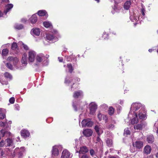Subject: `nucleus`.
I'll return each instance as SVG.
<instances>
[{
    "mask_svg": "<svg viewBox=\"0 0 158 158\" xmlns=\"http://www.w3.org/2000/svg\"><path fill=\"white\" fill-rule=\"evenodd\" d=\"M114 112V109L112 107H110L109 108L108 113L110 115H112Z\"/></svg>",
    "mask_w": 158,
    "mask_h": 158,
    "instance_id": "nucleus-33",
    "label": "nucleus"
},
{
    "mask_svg": "<svg viewBox=\"0 0 158 158\" xmlns=\"http://www.w3.org/2000/svg\"><path fill=\"white\" fill-rule=\"evenodd\" d=\"M21 62L25 65H26L27 64V56L26 53H24L23 55Z\"/></svg>",
    "mask_w": 158,
    "mask_h": 158,
    "instance_id": "nucleus-15",
    "label": "nucleus"
},
{
    "mask_svg": "<svg viewBox=\"0 0 158 158\" xmlns=\"http://www.w3.org/2000/svg\"><path fill=\"white\" fill-rule=\"evenodd\" d=\"M151 150L152 149L151 146L147 145L144 148L143 152L145 153L146 154H148L150 153Z\"/></svg>",
    "mask_w": 158,
    "mask_h": 158,
    "instance_id": "nucleus-18",
    "label": "nucleus"
},
{
    "mask_svg": "<svg viewBox=\"0 0 158 158\" xmlns=\"http://www.w3.org/2000/svg\"><path fill=\"white\" fill-rule=\"evenodd\" d=\"M5 126V123L0 121V126L2 127H4Z\"/></svg>",
    "mask_w": 158,
    "mask_h": 158,
    "instance_id": "nucleus-56",
    "label": "nucleus"
},
{
    "mask_svg": "<svg viewBox=\"0 0 158 158\" xmlns=\"http://www.w3.org/2000/svg\"><path fill=\"white\" fill-rule=\"evenodd\" d=\"M46 12L44 10H39L38 12V15L40 16H43L46 15Z\"/></svg>",
    "mask_w": 158,
    "mask_h": 158,
    "instance_id": "nucleus-29",
    "label": "nucleus"
},
{
    "mask_svg": "<svg viewBox=\"0 0 158 158\" xmlns=\"http://www.w3.org/2000/svg\"><path fill=\"white\" fill-rule=\"evenodd\" d=\"M67 67L69 69V72L71 73L73 70L72 64H68L67 65Z\"/></svg>",
    "mask_w": 158,
    "mask_h": 158,
    "instance_id": "nucleus-38",
    "label": "nucleus"
},
{
    "mask_svg": "<svg viewBox=\"0 0 158 158\" xmlns=\"http://www.w3.org/2000/svg\"><path fill=\"white\" fill-rule=\"evenodd\" d=\"M3 14L2 13L1 11L0 10V17H2L3 16Z\"/></svg>",
    "mask_w": 158,
    "mask_h": 158,
    "instance_id": "nucleus-60",
    "label": "nucleus"
},
{
    "mask_svg": "<svg viewBox=\"0 0 158 158\" xmlns=\"http://www.w3.org/2000/svg\"><path fill=\"white\" fill-rule=\"evenodd\" d=\"M133 145L134 147L136 149H140L143 147V143L140 141H135V143H133Z\"/></svg>",
    "mask_w": 158,
    "mask_h": 158,
    "instance_id": "nucleus-4",
    "label": "nucleus"
},
{
    "mask_svg": "<svg viewBox=\"0 0 158 158\" xmlns=\"http://www.w3.org/2000/svg\"><path fill=\"white\" fill-rule=\"evenodd\" d=\"M114 123H115V122L114 121L112 123L109 124L107 126V127L109 129H113L114 128Z\"/></svg>",
    "mask_w": 158,
    "mask_h": 158,
    "instance_id": "nucleus-32",
    "label": "nucleus"
},
{
    "mask_svg": "<svg viewBox=\"0 0 158 158\" xmlns=\"http://www.w3.org/2000/svg\"><path fill=\"white\" fill-rule=\"evenodd\" d=\"M80 158H90V157L87 154H83Z\"/></svg>",
    "mask_w": 158,
    "mask_h": 158,
    "instance_id": "nucleus-48",
    "label": "nucleus"
},
{
    "mask_svg": "<svg viewBox=\"0 0 158 158\" xmlns=\"http://www.w3.org/2000/svg\"><path fill=\"white\" fill-rule=\"evenodd\" d=\"M13 5L12 4H8L6 6V10L4 11V14L6 15L7 13L10 11V10L13 7Z\"/></svg>",
    "mask_w": 158,
    "mask_h": 158,
    "instance_id": "nucleus-21",
    "label": "nucleus"
},
{
    "mask_svg": "<svg viewBox=\"0 0 158 158\" xmlns=\"http://www.w3.org/2000/svg\"><path fill=\"white\" fill-rule=\"evenodd\" d=\"M76 141V146H75V148H76L77 149V147L78 145V144L80 143L79 141H78V140L77 139H76L75 140Z\"/></svg>",
    "mask_w": 158,
    "mask_h": 158,
    "instance_id": "nucleus-54",
    "label": "nucleus"
},
{
    "mask_svg": "<svg viewBox=\"0 0 158 158\" xmlns=\"http://www.w3.org/2000/svg\"><path fill=\"white\" fill-rule=\"evenodd\" d=\"M144 127V125L143 124H138L137 125L134 126V128L135 129L138 130H141Z\"/></svg>",
    "mask_w": 158,
    "mask_h": 158,
    "instance_id": "nucleus-27",
    "label": "nucleus"
},
{
    "mask_svg": "<svg viewBox=\"0 0 158 158\" xmlns=\"http://www.w3.org/2000/svg\"><path fill=\"white\" fill-rule=\"evenodd\" d=\"M138 116L139 118L141 119L145 120L147 118L145 112L144 111L143 112L142 110L139 111Z\"/></svg>",
    "mask_w": 158,
    "mask_h": 158,
    "instance_id": "nucleus-11",
    "label": "nucleus"
},
{
    "mask_svg": "<svg viewBox=\"0 0 158 158\" xmlns=\"http://www.w3.org/2000/svg\"><path fill=\"white\" fill-rule=\"evenodd\" d=\"M71 157L69 152L66 150H63L62 153L61 158H71Z\"/></svg>",
    "mask_w": 158,
    "mask_h": 158,
    "instance_id": "nucleus-9",
    "label": "nucleus"
},
{
    "mask_svg": "<svg viewBox=\"0 0 158 158\" xmlns=\"http://www.w3.org/2000/svg\"><path fill=\"white\" fill-rule=\"evenodd\" d=\"M52 155L54 156H58L59 154V151L58 150V147L55 146L53 147L52 150Z\"/></svg>",
    "mask_w": 158,
    "mask_h": 158,
    "instance_id": "nucleus-13",
    "label": "nucleus"
},
{
    "mask_svg": "<svg viewBox=\"0 0 158 158\" xmlns=\"http://www.w3.org/2000/svg\"><path fill=\"white\" fill-rule=\"evenodd\" d=\"M44 26L46 28H51L52 26L51 23L49 22H45L43 23Z\"/></svg>",
    "mask_w": 158,
    "mask_h": 158,
    "instance_id": "nucleus-30",
    "label": "nucleus"
},
{
    "mask_svg": "<svg viewBox=\"0 0 158 158\" xmlns=\"http://www.w3.org/2000/svg\"><path fill=\"white\" fill-rule=\"evenodd\" d=\"M93 133L92 131L90 129H86L84 130L83 134L86 137L91 136Z\"/></svg>",
    "mask_w": 158,
    "mask_h": 158,
    "instance_id": "nucleus-14",
    "label": "nucleus"
},
{
    "mask_svg": "<svg viewBox=\"0 0 158 158\" xmlns=\"http://www.w3.org/2000/svg\"><path fill=\"white\" fill-rule=\"evenodd\" d=\"M1 133L2 135V137H7L10 135L11 133L5 129H2L1 131Z\"/></svg>",
    "mask_w": 158,
    "mask_h": 158,
    "instance_id": "nucleus-16",
    "label": "nucleus"
},
{
    "mask_svg": "<svg viewBox=\"0 0 158 158\" xmlns=\"http://www.w3.org/2000/svg\"><path fill=\"white\" fill-rule=\"evenodd\" d=\"M107 145L109 147H111L112 145V141L111 139H107L106 141Z\"/></svg>",
    "mask_w": 158,
    "mask_h": 158,
    "instance_id": "nucleus-34",
    "label": "nucleus"
},
{
    "mask_svg": "<svg viewBox=\"0 0 158 158\" xmlns=\"http://www.w3.org/2000/svg\"><path fill=\"white\" fill-rule=\"evenodd\" d=\"M29 20L30 22L31 23L34 24L35 23L37 20V18L36 15L34 14L29 19Z\"/></svg>",
    "mask_w": 158,
    "mask_h": 158,
    "instance_id": "nucleus-17",
    "label": "nucleus"
},
{
    "mask_svg": "<svg viewBox=\"0 0 158 158\" xmlns=\"http://www.w3.org/2000/svg\"><path fill=\"white\" fill-rule=\"evenodd\" d=\"M54 39V36L52 35H49V34H47L46 35L45 40H46V41H53V40Z\"/></svg>",
    "mask_w": 158,
    "mask_h": 158,
    "instance_id": "nucleus-25",
    "label": "nucleus"
},
{
    "mask_svg": "<svg viewBox=\"0 0 158 158\" xmlns=\"http://www.w3.org/2000/svg\"><path fill=\"white\" fill-rule=\"evenodd\" d=\"M21 134L23 138H26L29 136L30 133L27 130H23L21 131Z\"/></svg>",
    "mask_w": 158,
    "mask_h": 158,
    "instance_id": "nucleus-19",
    "label": "nucleus"
},
{
    "mask_svg": "<svg viewBox=\"0 0 158 158\" xmlns=\"http://www.w3.org/2000/svg\"><path fill=\"white\" fill-rule=\"evenodd\" d=\"M15 99L14 97H11L9 99V102L10 103L13 104L14 103Z\"/></svg>",
    "mask_w": 158,
    "mask_h": 158,
    "instance_id": "nucleus-46",
    "label": "nucleus"
},
{
    "mask_svg": "<svg viewBox=\"0 0 158 158\" xmlns=\"http://www.w3.org/2000/svg\"><path fill=\"white\" fill-rule=\"evenodd\" d=\"M131 3V2L130 1H126L124 4V8L126 10H128L130 7Z\"/></svg>",
    "mask_w": 158,
    "mask_h": 158,
    "instance_id": "nucleus-23",
    "label": "nucleus"
},
{
    "mask_svg": "<svg viewBox=\"0 0 158 158\" xmlns=\"http://www.w3.org/2000/svg\"><path fill=\"white\" fill-rule=\"evenodd\" d=\"M15 109L17 110H19L20 109V107L19 105L15 104Z\"/></svg>",
    "mask_w": 158,
    "mask_h": 158,
    "instance_id": "nucleus-55",
    "label": "nucleus"
},
{
    "mask_svg": "<svg viewBox=\"0 0 158 158\" xmlns=\"http://www.w3.org/2000/svg\"><path fill=\"white\" fill-rule=\"evenodd\" d=\"M90 114L93 115L95 113L97 109V105L94 102H91L89 104Z\"/></svg>",
    "mask_w": 158,
    "mask_h": 158,
    "instance_id": "nucleus-3",
    "label": "nucleus"
},
{
    "mask_svg": "<svg viewBox=\"0 0 158 158\" xmlns=\"http://www.w3.org/2000/svg\"><path fill=\"white\" fill-rule=\"evenodd\" d=\"M5 115L4 114L0 113V119H3L4 118Z\"/></svg>",
    "mask_w": 158,
    "mask_h": 158,
    "instance_id": "nucleus-50",
    "label": "nucleus"
},
{
    "mask_svg": "<svg viewBox=\"0 0 158 158\" xmlns=\"http://www.w3.org/2000/svg\"><path fill=\"white\" fill-rule=\"evenodd\" d=\"M141 106V104L140 103H133L131 105V110H132L133 111H134L133 113H135L134 112V111L137 110L140 108Z\"/></svg>",
    "mask_w": 158,
    "mask_h": 158,
    "instance_id": "nucleus-5",
    "label": "nucleus"
},
{
    "mask_svg": "<svg viewBox=\"0 0 158 158\" xmlns=\"http://www.w3.org/2000/svg\"><path fill=\"white\" fill-rule=\"evenodd\" d=\"M130 132L129 130L128 129V128H127L125 129L124 131V134L129 135L130 134Z\"/></svg>",
    "mask_w": 158,
    "mask_h": 158,
    "instance_id": "nucleus-41",
    "label": "nucleus"
},
{
    "mask_svg": "<svg viewBox=\"0 0 158 158\" xmlns=\"http://www.w3.org/2000/svg\"><path fill=\"white\" fill-rule=\"evenodd\" d=\"M97 141L98 142H100L101 141V139L99 137H98L97 139Z\"/></svg>",
    "mask_w": 158,
    "mask_h": 158,
    "instance_id": "nucleus-59",
    "label": "nucleus"
},
{
    "mask_svg": "<svg viewBox=\"0 0 158 158\" xmlns=\"http://www.w3.org/2000/svg\"><path fill=\"white\" fill-rule=\"evenodd\" d=\"M95 129L98 135H100L103 132L102 129L99 128L98 126H95Z\"/></svg>",
    "mask_w": 158,
    "mask_h": 158,
    "instance_id": "nucleus-26",
    "label": "nucleus"
},
{
    "mask_svg": "<svg viewBox=\"0 0 158 158\" xmlns=\"http://www.w3.org/2000/svg\"><path fill=\"white\" fill-rule=\"evenodd\" d=\"M102 115L100 113H99L98 114V118L99 119V120L101 121L102 120Z\"/></svg>",
    "mask_w": 158,
    "mask_h": 158,
    "instance_id": "nucleus-45",
    "label": "nucleus"
},
{
    "mask_svg": "<svg viewBox=\"0 0 158 158\" xmlns=\"http://www.w3.org/2000/svg\"><path fill=\"white\" fill-rule=\"evenodd\" d=\"M130 19L132 21L136 22L139 19V17L137 15L134 13L132 15L130 16Z\"/></svg>",
    "mask_w": 158,
    "mask_h": 158,
    "instance_id": "nucleus-20",
    "label": "nucleus"
},
{
    "mask_svg": "<svg viewBox=\"0 0 158 158\" xmlns=\"http://www.w3.org/2000/svg\"><path fill=\"white\" fill-rule=\"evenodd\" d=\"M27 21V19L23 18L21 19V22L23 23H25Z\"/></svg>",
    "mask_w": 158,
    "mask_h": 158,
    "instance_id": "nucleus-52",
    "label": "nucleus"
},
{
    "mask_svg": "<svg viewBox=\"0 0 158 158\" xmlns=\"http://www.w3.org/2000/svg\"><path fill=\"white\" fill-rule=\"evenodd\" d=\"M103 118L104 120L105 121V123L107 122L108 118L107 116L104 115L103 116Z\"/></svg>",
    "mask_w": 158,
    "mask_h": 158,
    "instance_id": "nucleus-51",
    "label": "nucleus"
},
{
    "mask_svg": "<svg viewBox=\"0 0 158 158\" xmlns=\"http://www.w3.org/2000/svg\"><path fill=\"white\" fill-rule=\"evenodd\" d=\"M89 151L88 149L86 146H83L80 147V149L79 151H77L76 152H78L79 154H85Z\"/></svg>",
    "mask_w": 158,
    "mask_h": 158,
    "instance_id": "nucleus-7",
    "label": "nucleus"
},
{
    "mask_svg": "<svg viewBox=\"0 0 158 158\" xmlns=\"http://www.w3.org/2000/svg\"><path fill=\"white\" fill-rule=\"evenodd\" d=\"M141 12L142 14V15L144 16L145 15V7L144 6H143L142 5V8L141 9Z\"/></svg>",
    "mask_w": 158,
    "mask_h": 158,
    "instance_id": "nucleus-43",
    "label": "nucleus"
},
{
    "mask_svg": "<svg viewBox=\"0 0 158 158\" xmlns=\"http://www.w3.org/2000/svg\"><path fill=\"white\" fill-rule=\"evenodd\" d=\"M2 2H9V0H2Z\"/></svg>",
    "mask_w": 158,
    "mask_h": 158,
    "instance_id": "nucleus-63",
    "label": "nucleus"
},
{
    "mask_svg": "<svg viewBox=\"0 0 158 158\" xmlns=\"http://www.w3.org/2000/svg\"><path fill=\"white\" fill-rule=\"evenodd\" d=\"M108 36L107 34H106V32H104L103 33V37L104 38V39H106V37H107Z\"/></svg>",
    "mask_w": 158,
    "mask_h": 158,
    "instance_id": "nucleus-57",
    "label": "nucleus"
},
{
    "mask_svg": "<svg viewBox=\"0 0 158 158\" xmlns=\"http://www.w3.org/2000/svg\"><path fill=\"white\" fill-rule=\"evenodd\" d=\"M120 103L121 105H122L123 103V101L121 100L120 101Z\"/></svg>",
    "mask_w": 158,
    "mask_h": 158,
    "instance_id": "nucleus-64",
    "label": "nucleus"
},
{
    "mask_svg": "<svg viewBox=\"0 0 158 158\" xmlns=\"http://www.w3.org/2000/svg\"><path fill=\"white\" fill-rule=\"evenodd\" d=\"M58 60H59V61L60 62H63V58L61 57H59L58 58Z\"/></svg>",
    "mask_w": 158,
    "mask_h": 158,
    "instance_id": "nucleus-58",
    "label": "nucleus"
},
{
    "mask_svg": "<svg viewBox=\"0 0 158 158\" xmlns=\"http://www.w3.org/2000/svg\"><path fill=\"white\" fill-rule=\"evenodd\" d=\"M8 53V50L7 49H3L2 51V55L6 56Z\"/></svg>",
    "mask_w": 158,
    "mask_h": 158,
    "instance_id": "nucleus-37",
    "label": "nucleus"
},
{
    "mask_svg": "<svg viewBox=\"0 0 158 158\" xmlns=\"http://www.w3.org/2000/svg\"><path fill=\"white\" fill-rule=\"evenodd\" d=\"M87 122V119L83 120L81 122V125L82 127L86 126L85 123Z\"/></svg>",
    "mask_w": 158,
    "mask_h": 158,
    "instance_id": "nucleus-44",
    "label": "nucleus"
},
{
    "mask_svg": "<svg viewBox=\"0 0 158 158\" xmlns=\"http://www.w3.org/2000/svg\"><path fill=\"white\" fill-rule=\"evenodd\" d=\"M49 57V55H46L45 56L43 53H39L36 55L35 57V65H38L40 63L42 62L43 60L44 61H46L47 59Z\"/></svg>",
    "mask_w": 158,
    "mask_h": 158,
    "instance_id": "nucleus-1",
    "label": "nucleus"
},
{
    "mask_svg": "<svg viewBox=\"0 0 158 158\" xmlns=\"http://www.w3.org/2000/svg\"><path fill=\"white\" fill-rule=\"evenodd\" d=\"M18 45H19L21 48H23L25 50H28L29 49L28 47L21 41L19 42Z\"/></svg>",
    "mask_w": 158,
    "mask_h": 158,
    "instance_id": "nucleus-24",
    "label": "nucleus"
},
{
    "mask_svg": "<svg viewBox=\"0 0 158 158\" xmlns=\"http://www.w3.org/2000/svg\"><path fill=\"white\" fill-rule=\"evenodd\" d=\"M71 79H70V80H69L66 78V79H65V83L66 84H69L71 82Z\"/></svg>",
    "mask_w": 158,
    "mask_h": 158,
    "instance_id": "nucleus-53",
    "label": "nucleus"
},
{
    "mask_svg": "<svg viewBox=\"0 0 158 158\" xmlns=\"http://www.w3.org/2000/svg\"><path fill=\"white\" fill-rule=\"evenodd\" d=\"M25 151V149L23 147H22L20 148H17L15 150V151L17 152L18 151L19 154L20 156H22L23 153Z\"/></svg>",
    "mask_w": 158,
    "mask_h": 158,
    "instance_id": "nucleus-12",
    "label": "nucleus"
},
{
    "mask_svg": "<svg viewBox=\"0 0 158 158\" xmlns=\"http://www.w3.org/2000/svg\"><path fill=\"white\" fill-rule=\"evenodd\" d=\"M89 153L92 156H93L94 154V152L93 149H91L90 150Z\"/></svg>",
    "mask_w": 158,
    "mask_h": 158,
    "instance_id": "nucleus-49",
    "label": "nucleus"
},
{
    "mask_svg": "<svg viewBox=\"0 0 158 158\" xmlns=\"http://www.w3.org/2000/svg\"><path fill=\"white\" fill-rule=\"evenodd\" d=\"M5 144V141H4V140H2L0 142V147H3Z\"/></svg>",
    "mask_w": 158,
    "mask_h": 158,
    "instance_id": "nucleus-47",
    "label": "nucleus"
},
{
    "mask_svg": "<svg viewBox=\"0 0 158 158\" xmlns=\"http://www.w3.org/2000/svg\"><path fill=\"white\" fill-rule=\"evenodd\" d=\"M83 96V92L81 90H78L74 93L73 97L75 98L81 97Z\"/></svg>",
    "mask_w": 158,
    "mask_h": 158,
    "instance_id": "nucleus-10",
    "label": "nucleus"
},
{
    "mask_svg": "<svg viewBox=\"0 0 158 158\" xmlns=\"http://www.w3.org/2000/svg\"><path fill=\"white\" fill-rule=\"evenodd\" d=\"M40 30L38 28L33 29L31 31V33L33 36H39L40 34Z\"/></svg>",
    "mask_w": 158,
    "mask_h": 158,
    "instance_id": "nucleus-8",
    "label": "nucleus"
},
{
    "mask_svg": "<svg viewBox=\"0 0 158 158\" xmlns=\"http://www.w3.org/2000/svg\"><path fill=\"white\" fill-rule=\"evenodd\" d=\"M134 117L132 118L131 121V123L133 124L137 123L138 122L137 114L136 113H134Z\"/></svg>",
    "mask_w": 158,
    "mask_h": 158,
    "instance_id": "nucleus-22",
    "label": "nucleus"
},
{
    "mask_svg": "<svg viewBox=\"0 0 158 158\" xmlns=\"http://www.w3.org/2000/svg\"><path fill=\"white\" fill-rule=\"evenodd\" d=\"M6 66L9 69L11 70L13 69V66L10 64L9 63H7L6 64Z\"/></svg>",
    "mask_w": 158,
    "mask_h": 158,
    "instance_id": "nucleus-42",
    "label": "nucleus"
},
{
    "mask_svg": "<svg viewBox=\"0 0 158 158\" xmlns=\"http://www.w3.org/2000/svg\"><path fill=\"white\" fill-rule=\"evenodd\" d=\"M15 29L20 30L23 28V26L21 24H16L14 26Z\"/></svg>",
    "mask_w": 158,
    "mask_h": 158,
    "instance_id": "nucleus-35",
    "label": "nucleus"
},
{
    "mask_svg": "<svg viewBox=\"0 0 158 158\" xmlns=\"http://www.w3.org/2000/svg\"><path fill=\"white\" fill-rule=\"evenodd\" d=\"M6 143H7V146H10L13 143L12 140L10 138H7L6 139Z\"/></svg>",
    "mask_w": 158,
    "mask_h": 158,
    "instance_id": "nucleus-36",
    "label": "nucleus"
},
{
    "mask_svg": "<svg viewBox=\"0 0 158 158\" xmlns=\"http://www.w3.org/2000/svg\"><path fill=\"white\" fill-rule=\"evenodd\" d=\"M7 60L13 63L14 65L15 66L19 61V60L17 57H13L12 56L8 57Z\"/></svg>",
    "mask_w": 158,
    "mask_h": 158,
    "instance_id": "nucleus-6",
    "label": "nucleus"
},
{
    "mask_svg": "<svg viewBox=\"0 0 158 158\" xmlns=\"http://www.w3.org/2000/svg\"><path fill=\"white\" fill-rule=\"evenodd\" d=\"M147 141L149 143H152L154 141V138L153 135H149L147 137Z\"/></svg>",
    "mask_w": 158,
    "mask_h": 158,
    "instance_id": "nucleus-28",
    "label": "nucleus"
},
{
    "mask_svg": "<svg viewBox=\"0 0 158 158\" xmlns=\"http://www.w3.org/2000/svg\"><path fill=\"white\" fill-rule=\"evenodd\" d=\"M36 55V52L33 50H30L28 52V60L29 63L35 61Z\"/></svg>",
    "mask_w": 158,
    "mask_h": 158,
    "instance_id": "nucleus-2",
    "label": "nucleus"
},
{
    "mask_svg": "<svg viewBox=\"0 0 158 158\" xmlns=\"http://www.w3.org/2000/svg\"><path fill=\"white\" fill-rule=\"evenodd\" d=\"M73 108H74V110H75V111H77V109H76V106H75L74 104H73Z\"/></svg>",
    "mask_w": 158,
    "mask_h": 158,
    "instance_id": "nucleus-61",
    "label": "nucleus"
},
{
    "mask_svg": "<svg viewBox=\"0 0 158 158\" xmlns=\"http://www.w3.org/2000/svg\"><path fill=\"white\" fill-rule=\"evenodd\" d=\"M5 77L11 79L12 78V76L11 75L8 73H5Z\"/></svg>",
    "mask_w": 158,
    "mask_h": 158,
    "instance_id": "nucleus-40",
    "label": "nucleus"
},
{
    "mask_svg": "<svg viewBox=\"0 0 158 158\" xmlns=\"http://www.w3.org/2000/svg\"><path fill=\"white\" fill-rule=\"evenodd\" d=\"M17 47V45L16 43H13L11 46V49L13 50H15L16 49Z\"/></svg>",
    "mask_w": 158,
    "mask_h": 158,
    "instance_id": "nucleus-39",
    "label": "nucleus"
},
{
    "mask_svg": "<svg viewBox=\"0 0 158 158\" xmlns=\"http://www.w3.org/2000/svg\"><path fill=\"white\" fill-rule=\"evenodd\" d=\"M93 124L92 122L91 121L90 119H87V122L85 123L86 126L88 127H91Z\"/></svg>",
    "mask_w": 158,
    "mask_h": 158,
    "instance_id": "nucleus-31",
    "label": "nucleus"
},
{
    "mask_svg": "<svg viewBox=\"0 0 158 158\" xmlns=\"http://www.w3.org/2000/svg\"><path fill=\"white\" fill-rule=\"evenodd\" d=\"M118 107H117L118 109L119 110H120V109H121L122 107L121 106H118Z\"/></svg>",
    "mask_w": 158,
    "mask_h": 158,
    "instance_id": "nucleus-62",
    "label": "nucleus"
}]
</instances>
